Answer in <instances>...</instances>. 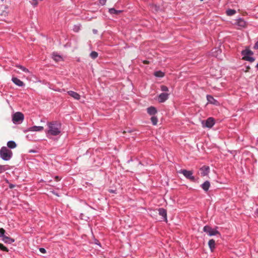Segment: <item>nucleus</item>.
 <instances>
[{"label":"nucleus","mask_w":258,"mask_h":258,"mask_svg":"<svg viewBox=\"0 0 258 258\" xmlns=\"http://www.w3.org/2000/svg\"><path fill=\"white\" fill-rule=\"evenodd\" d=\"M48 129L46 131L47 137L56 136L61 133V124L57 121L49 122L47 123Z\"/></svg>","instance_id":"1"},{"label":"nucleus","mask_w":258,"mask_h":258,"mask_svg":"<svg viewBox=\"0 0 258 258\" xmlns=\"http://www.w3.org/2000/svg\"><path fill=\"white\" fill-rule=\"evenodd\" d=\"M12 152L6 147H3L0 150V157L5 161H9L12 157Z\"/></svg>","instance_id":"2"},{"label":"nucleus","mask_w":258,"mask_h":258,"mask_svg":"<svg viewBox=\"0 0 258 258\" xmlns=\"http://www.w3.org/2000/svg\"><path fill=\"white\" fill-rule=\"evenodd\" d=\"M24 119L23 114L20 112H17L12 115V121L15 124L21 123Z\"/></svg>","instance_id":"3"},{"label":"nucleus","mask_w":258,"mask_h":258,"mask_svg":"<svg viewBox=\"0 0 258 258\" xmlns=\"http://www.w3.org/2000/svg\"><path fill=\"white\" fill-rule=\"evenodd\" d=\"M179 173L183 174L186 178L190 179L191 181H194L195 180V178L192 175L193 172L191 171L181 169L179 171Z\"/></svg>","instance_id":"4"},{"label":"nucleus","mask_w":258,"mask_h":258,"mask_svg":"<svg viewBox=\"0 0 258 258\" xmlns=\"http://www.w3.org/2000/svg\"><path fill=\"white\" fill-rule=\"evenodd\" d=\"M203 230L209 236H214L219 234L218 231L216 229H213L209 226H205L203 228Z\"/></svg>","instance_id":"5"},{"label":"nucleus","mask_w":258,"mask_h":258,"mask_svg":"<svg viewBox=\"0 0 258 258\" xmlns=\"http://www.w3.org/2000/svg\"><path fill=\"white\" fill-rule=\"evenodd\" d=\"M203 126L209 128L212 127L215 124L214 120L212 117L208 118L205 121H202Z\"/></svg>","instance_id":"6"},{"label":"nucleus","mask_w":258,"mask_h":258,"mask_svg":"<svg viewBox=\"0 0 258 258\" xmlns=\"http://www.w3.org/2000/svg\"><path fill=\"white\" fill-rule=\"evenodd\" d=\"M43 130V127L41 126H33L28 128L25 132H40Z\"/></svg>","instance_id":"7"},{"label":"nucleus","mask_w":258,"mask_h":258,"mask_svg":"<svg viewBox=\"0 0 258 258\" xmlns=\"http://www.w3.org/2000/svg\"><path fill=\"white\" fill-rule=\"evenodd\" d=\"M169 94L167 93H161L158 96V101L159 102H164L168 99Z\"/></svg>","instance_id":"8"},{"label":"nucleus","mask_w":258,"mask_h":258,"mask_svg":"<svg viewBox=\"0 0 258 258\" xmlns=\"http://www.w3.org/2000/svg\"><path fill=\"white\" fill-rule=\"evenodd\" d=\"M13 82L16 85L19 87H23L24 86V83L21 81L20 79L16 77H13L12 79Z\"/></svg>","instance_id":"9"},{"label":"nucleus","mask_w":258,"mask_h":258,"mask_svg":"<svg viewBox=\"0 0 258 258\" xmlns=\"http://www.w3.org/2000/svg\"><path fill=\"white\" fill-rule=\"evenodd\" d=\"M210 168L208 166H204L200 169L201 174L202 176L208 175L209 172Z\"/></svg>","instance_id":"10"},{"label":"nucleus","mask_w":258,"mask_h":258,"mask_svg":"<svg viewBox=\"0 0 258 258\" xmlns=\"http://www.w3.org/2000/svg\"><path fill=\"white\" fill-rule=\"evenodd\" d=\"M67 93L70 96H71V97H72L76 100H78L80 99V97H81L80 95L77 92H75L73 91H68Z\"/></svg>","instance_id":"11"},{"label":"nucleus","mask_w":258,"mask_h":258,"mask_svg":"<svg viewBox=\"0 0 258 258\" xmlns=\"http://www.w3.org/2000/svg\"><path fill=\"white\" fill-rule=\"evenodd\" d=\"M252 52L248 49H245L242 51V54L243 55V59L248 57V56H251L252 55Z\"/></svg>","instance_id":"12"},{"label":"nucleus","mask_w":258,"mask_h":258,"mask_svg":"<svg viewBox=\"0 0 258 258\" xmlns=\"http://www.w3.org/2000/svg\"><path fill=\"white\" fill-rule=\"evenodd\" d=\"M158 211L159 214L163 217L164 220L167 221V214L166 210L163 208H160Z\"/></svg>","instance_id":"13"},{"label":"nucleus","mask_w":258,"mask_h":258,"mask_svg":"<svg viewBox=\"0 0 258 258\" xmlns=\"http://www.w3.org/2000/svg\"><path fill=\"white\" fill-rule=\"evenodd\" d=\"M147 110L148 113L151 115H154L157 113L156 108L153 106L148 107Z\"/></svg>","instance_id":"14"},{"label":"nucleus","mask_w":258,"mask_h":258,"mask_svg":"<svg viewBox=\"0 0 258 258\" xmlns=\"http://www.w3.org/2000/svg\"><path fill=\"white\" fill-rule=\"evenodd\" d=\"M201 186L205 191H208L210 186V182L208 181H206L201 185Z\"/></svg>","instance_id":"15"},{"label":"nucleus","mask_w":258,"mask_h":258,"mask_svg":"<svg viewBox=\"0 0 258 258\" xmlns=\"http://www.w3.org/2000/svg\"><path fill=\"white\" fill-rule=\"evenodd\" d=\"M235 24L240 27H244L246 25L245 22L242 19H238Z\"/></svg>","instance_id":"16"},{"label":"nucleus","mask_w":258,"mask_h":258,"mask_svg":"<svg viewBox=\"0 0 258 258\" xmlns=\"http://www.w3.org/2000/svg\"><path fill=\"white\" fill-rule=\"evenodd\" d=\"M207 99L208 102L213 104H217V101L212 96L208 95Z\"/></svg>","instance_id":"17"},{"label":"nucleus","mask_w":258,"mask_h":258,"mask_svg":"<svg viewBox=\"0 0 258 258\" xmlns=\"http://www.w3.org/2000/svg\"><path fill=\"white\" fill-rule=\"evenodd\" d=\"M2 240L5 243H12L14 241V239H13L9 237L6 236H4L2 238Z\"/></svg>","instance_id":"18"},{"label":"nucleus","mask_w":258,"mask_h":258,"mask_svg":"<svg viewBox=\"0 0 258 258\" xmlns=\"http://www.w3.org/2000/svg\"><path fill=\"white\" fill-rule=\"evenodd\" d=\"M208 245L209 246V247L210 248L211 250L213 251V249L215 248V240L213 239H211L209 241Z\"/></svg>","instance_id":"19"},{"label":"nucleus","mask_w":258,"mask_h":258,"mask_svg":"<svg viewBox=\"0 0 258 258\" xmlns=\"http://www.w3.org/2000/svg\"><path fill=\"white\" fill-rule=\"evenodd\" d=\"M7 146L11 149H14L16 147V144L14 141H10L7 143Z\"/></svg>","instance_id":"20"},{"label":"nucleus","mask_w":258,"mask_h":258,"mask_svg":"<svg viewBox=\"0 0 258 258\" xmlns=\"http://www.w3.org/2000/svg\"><path fill=\"white\" fill-rule=\"evenodd\" d=\"M9 169V166L8 165H0V173L4 172L5 171L8 170Z\"/></svg>","instance_id":"21"},{"label":"nucleus","mask_w":258,"mask_h":258,"mask_svg":"<svg viewBox=\"0 0 258 258\" xmlns=\"http://www.w3.org/2000/svg\"><path fill=\"white\" fill-rule=\"evenodd\" d=\"M52 58L56 61H59L62 59L61 56L56 54L54 53L52 54Z\"/></svg>","instance_id":"22"},{"label":"nucleus","mask_w":258,"mask_h":258,"mask_svg":"<svg viewBox=\"0 0 258 258\" xmlns=\"http://www.w3.org/2000/svg\"><path fill=\"white\" fill-rule=\"evenodd\" d=\"M16 67L17 68H19L20 69H21L24 72L27 73V74H30V72L29 71V70L27 69V68H26L25 67H24L22 66H21V65H17Z\"/></svg>","instance_id":"23"},{"label":"nucleus","mask_w":258,"mask_h":258,"mask_svg":"<svg viewBox=\"0 0 258 258\" xmlns=\"http://www.w3.org/2000/svg\"><path fill=\"white\" fill-rule=\"evenodd\" d=\"M109 12L111 14L117 15L118 14L120 13L121 12V11L116 10L113 8H111V9H109Z\"/></svg>","instance_id":"24"},{"label":"nucleus","mask_w":258,"mask_h":258,"mask_svg":"<svg viewBox=\"0 0 258 258\" xmlns=\"http://www.w3.org/2000/svg\"><path fill=\"white\" fill-rule=\"evenodd\" d=\"M154 75L157 77L161 78L164 76V74L161 71H157L154 73Z\"/></svg>","instance_id":"25"},{"label":"nucleus","mask_w":258,"mask_h":258,"mask_svg":"<svg viewBox=\"0 0 258 258\" xmlns=\"http://www.w3.org/2000/svg\"><path fill=\"white\" fill-rule=\"evenodd\" d=\"M236 13V11L234 10L228 9L226 11V14L228 16H232Z\"/></svg>","instance_id":"26"},{"label":"nucleus","mask_w":258,"mask_h":258,"mask_svg":"<svg viewBox=\"0 0 258 258\" xmlns=\"http://www.w3.org/2000/svg\"><path fill=\"white\" fill-rule=\"evenodd\" d=\"M153 125H156L158 122V119L156 116H152L151 118Z\"/></svg>","instance_id":"27"},{"label":"nucleus","mask_w":258,"mask_h":258,"mask_svg":"<svg viewBox=\"0 0 258 258\" xmlns=\"http://www.w3.org/2000/svg\"><path fill=\"white\" fill-rule=\"evenodd\" d=\"M90 56H91V58H92L93 59H95L96 58V57H97L98 56V53L96 51H92L90 54Z\"/></svg>","instance_id":"28"},{"label":"nucleus","mask_w":258,"mask_h":258,"mask_svg":"<svg viewBox=\"0 0 258 258\" xmlns=\"http://www.w3.org/2000/svg\"><path fill=\"white\" fill-rule=\"evenodd\" d=\"M215 51L213 52V55L214 56L218 57V53H221V51L217 48H215Z\"/></svg>","instance_id":"29"},{"label":"nucleus","mask_w":258,"mask_h":258,"mask_svg":"<svg viewBox=\"0 0 258 258\" xmlns=\"http://www.w3.org/2000/svg\"><path fill=\"white\" fill-rule=\"evenodd\" d=\"M243 59L249 61L250 62H253L254 60V58L251 56H248V57L244 58Z\"/></svg>","instance_id":"30"},{"label":"nucleus","mask_w":258,"mask_h":258,"mask_svg":"<svg viewBox=\"0 0 258 258\" xmlns=\"http://www.w3.org/2000/svg\"><path fill=\"white\" fill-rule=\"evenodd\" d=\"M5 230L2 228H0V237L3 238L5 236Z\"/></svg>","instance_id":"31"},{"label":"nucleus","mask_w":258,"mask_h":258,"mask_svg":"<svg viewBox=\"0 0 258 258\" xmlns=\"http://www.w3.org/2000/svg\"><path fill=\"white\" fill-rule=\"evenodd\" d=\"M161 90L163 92H168L169 89L167 87L162 85L161 86Z\"/></svg>","instance_id":"32"},{"label":"nucleus","mask_w":258,"mask_h":258,"mask_svg":"<svg viewBox=\"0 0 258 258\" xmlns=\"http://www.w3.org/2000/svg\"><path fill=\"white\" fill-rule=\"evenodd\" d=\"M0 249L5 251H8V249L1 243H0Z\"/></svg>","instance_id":"33"},{"label":"nucleus","mask_w":258,"mask_h":258,"mask_svg":"<svg viewBox=\"0 0 258 258\" xmlns=\"http://www.w3.org/2000/svg\"><path fill=\"white\" fill-rule=\"evenodd\" d=\"M30 3L34 6H36L38 5L37 0H30Z\"/></svg>","instance_id":"34"},{"label":"nucleus","mask_w":258,"mask_h":258,"mask_svg":"<svg viewBox=\"0 0 258 258\" xmlns=\"http://www.w3.org/2000/svg\"><path fill=\"white\" fill-rule=\"evenodd\" d=\"M39 251L42 253H45L46 252V250L43 248H40Z\"/></svg>","instance_id":"35"},{"label":"nucleus","mask_w":258,"mask_h":258,"mask_svg":"<svg viewBox=\"0 0 258 258\" xmlns=\"http://www.w3.org/2000/svg\"><path fill=\"white\" fill-rule=\"evenodd\" d=\"M106 1V0H99V3L102 5H105Z\"/></svg>","instance_id":"36"},{"label":"nucleus","mask_w":258,"mask_h":258,"mask_svg":"<svg viewBox=\"0 0 258 258\" xmlns=\"http://www.w3.org/2000/svg\"><path fill=\"white\" fill-rule=\"evenodd\" d=\"M254 48L256 49H258V41L255 44L254 46Z\"/></svg>","instance_id":"37"},{"label":"nucleus","mask_w":258,"mask_h":258,"mask_svg":"<svg viewBox=\"0 0 258 258\" xmlns=\"http://www.w3.org/2000/svg\"><path fill=\"white\" fill-rule=\"evenodd\" d=\"M14 186H15L14 185L12 184L9 185V187L11 188H13V187H14Z\"/></svg>","instance_id":"38"},{"label":"nucleus","mask_w":258,"mask_h":258,"mask_svg":"<svg viewBox=\"0 0 258 258\" xmlns=\"http://www.w3.org/2000/svg\"><path fill=\"white\" fill-rule=\"evenodd\" d=\"M55 178H56V180H57V181H58V180H59V177H58V176H56V177H55Z\"/></svg>","instance_id":"39"},{"label":"nucleus","mask_w":258,"mask_h":258,"mask_svg":"<svg viewBox=\"0 0 258 258\" xmlns=\"http://www.w3.org/2000/svg\"><path fill=\"white\" fill-rule=\"evenodd\" d=\"M155 11H157L158 10V8L156 6H155Z\"/></svg>","instance_id":"40"},{"label":"nucleus","mask_w":258,"mask_h":258,"mask_svg":"<svg viewBox=\"0 0 258 258\" xmlns=\"http://www.w3.org/2000/svg\"><path fill=\"white\" fill-rule=\"evenodd\" d=\"M93 32H94V33H96L97 32V30H93Z\"/></svg>","instance_id":"41"},{"label":"nucleus","mask_w":258,"mask_h":258,"mask_svg":"<svg viewBox=\"0 0 258 258\" xmlns=\"http://www.w3.org/2000/svg\"><path fill=\"white\" fill-rule=\"evenodd\" d=\"M74 29H75V30L76 31H77L78 29V28H74Z\"/></svg>","instance_id":"42"},{"label":"nucleus","mask_w":258,"mask_h":258,"mask_svg":"<svg viewBox=\"0 0 258 258\" xmlns=\"http://www.w3.org/2000/svg\"><path fill=\"white\" fill-rule=\"evenodd\" d=\"M74 29H75V30L76 31H77L78 29V28H74Z\"/></svg>","instance_id":"43"},{"label":"nucleus","mask_w":258,"mask_h":258,"mask_svg":"<svg viewBox=\"0 0 258 258\" xmlns=\"http://www.w3.org/2000/svg\"><path fill=\"white\" fill-rule=\"evenodd\" d=\"M74 29H75V30L76 31H77L78 29V28H74Z\"/></svg>","instance_id":"44"},{"label":"nucleus","mask_w":258,"mask_h":258,"mask_svg":"<svg viewBox=\"0 0 258 258\" xmlns=\"http://www.w3.org/2000/svg\"><path fill=\"white\" fill-rule=\"evenodd\" d=\"M110 192H114V191H113V190H111L110 191Z\"/></svg>","instance_id":"45"},{"label":"nucleus","mask_w":258,"mask_h":258,"mask_svg":"<svg viewBox=\"0 0 258 258\" xmlns=\"http://www.w3.org/2000/svg\"><path fill=\"white\" fill-rule=\"evenodd\" d=\"M256 67H257V68L258 69V63H257V65H256Z\"/></svg>","instance_id":"46"},{"label":"nucleus","mask_w":258,"mask_h":258,"mask_svg":"<svg viewBox=\"0 0 258 258\" xmlns=\"http://www.w3.org/2000/svg\"><path fill=\"white\" fill-rule=\"evenodd\" d=\"M257 213H258V209L257 210Z\"/></svg>","instance_id":"47"},{"label":"nucleus","mask_w":258,"mask_h":258,"mask_svg":"<svg viewBox=\"0 0 258 258\" xmlns=\"http://www.w3.org/2000/svg\"><path fill=\"white\" fill-rule=\"evenodd\" d=\"M4 0H2V1H4Z\"/></svg>","instance_id":"48"}]
</instances>
